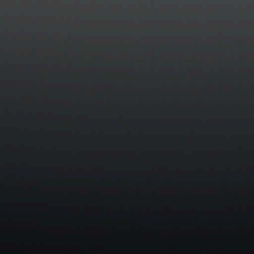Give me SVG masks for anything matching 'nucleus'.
I'll return each instance as SVG.
<instances>
[{
    "mask_svg": "<svg viewBox=\"0 0 254 254\" xmlns=\"http://www.w3.org/2000/svg\"><path fill=\"white\" fill-rule=\"evenodd\" d=\"M90 193H92V194H98V191H94V192H90Z\"/></svg>",
    "mask_w": 254,
    "mask_h": 254,
    "instance_id": "obj_1",
    "label": "nucleus"
},
{
    "mask_svg": "<svg viewBox=\"0 0 254 254\" xmlns=\"http://www.w3.org/2000/svg\"><path fill=\"white\" fill-rule=\"evenodd\" d=\"M72 193H73L74 194H77V193H78V192H77V191H74V192H72Z\"/></svg>",
    "mask_w": 254,
    "mask_h": 254,
    "instance_id": "obj_2",
    "label": "nucleus"
}]
</instances>
